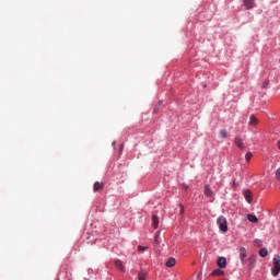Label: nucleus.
Segmentation results:
<instances>
[{"label":"nucleus","instance_id":"1a4fd4ad","mask_svg":"<svg viewBox=\"0 0 280 280\" xmlns=\"http://www.w3.org/2000/svg\"><path fill=\"white\" fill-rule=\"evenodd\" d=\"M165 266H166L167 268H174V266H176V259H175L174 257H171V258L166 261Z\"/></svg>","mask_w":280,"mask_h":280},{"label":"nucleus","instance_id":"b1692460","mask_svg":"<svg viewBox=\"0 0 280 280\" xmlns=\"http://www.w3.org/2000/svg\"><path fill=\"white\" fill-rule=\"evenodd\" d=\"M179 207H180V215H183V213H185V207H183V205H180Z\"/></svg>","mask_w":280,"mask_h":280},{"label":"nucleus","instance_id":"dca6fc26","mask_svg":"<svg viewBox=\"0 0 280 280\" xmlns=\"http://www.w3.org/2000/svg\"><path fill=\"white\" fill-rule=\"evenodd\" d=\"M249 268H255V264L257 261V258L255 256L249 257Z\"/></svg>","mask_w":280,"mask_h":280},{"label":"nucleus","instance_id":"ddd939ff","mask_svg":"<svg viewBox=\"0 0 280 280\" xmlns=\"http://www.w3.org/2000/svg\"><path fill=\"white\" fill-rule=\"evenodd\" d=\"M138 280H148V271H140L138 273Z\"/></svg>","mask_w":280,"mask_h":280},{"label":"nucleus","instance_id":"412c9836","mask_svg":"<svg viewBox=\"0 0 280 280\" xmlns=\"http://www.w3.org/2000/svg\"><path fill=\"white\" fill-rule=\"evenodd\" d=\"M250 159H253V153H250V152H247L246 154H245V161H250Z\"/></svg>","mask_w":280,"mask_h":280},{"label":"nucleus","instance_id":"a211bd4d","mask_svg":"<svg viewBox=\"0 0 280 280\" xmlns=\"http://www.w3.org/2000/svg\"><path fill=\"white\" fill-rule=\"evenodd\" d=\"M260 257H268V249L267 248H261L258 253Z\"/></svg>","mask_w":280,"mask_h":280},{"label":"nucleus","instance_id":"2eb2a0df","mask_svg":"<svg viewBox=\"0 0 280 280\" xmlns=\"http://www.w3.org/2000/svg\"><path fill=\"white\" fill-rule=\"evenodd\" d=\"M224 276V271L222 269H215L212 271V277H222Z\"/></svg>","mask_w":280,"mask_h":280},{"label":"nucleus","instance_id":"bb28decb","mask_svg":"<svg viewBox=\"0 0 280 280\" xmlns=\"http://www.w3.org/2000/svg\"><path fill=\"white\" fill-rule=\"evenodd\" d=\"M278 148H279V150H280V140H279V142H278Z\"/></svg>","mask_w":280,"mask_h":280},{"label":"nucleus","instance_id":"4468645a","mask_svg":"<svg viewBox=\"0 0 280 280\" xmlns=\"http://www.w3.org/2000/svg\"><path fill=\"white\" fill-rule=\"evenodd\" d=\"M247 220H248L249 222H252L253 224H256V222L259 221V220L257 219V215H255V214H248V215H247Z\"/></svg>","mask_w":280,"mask_h":280},{"label":"nucleus","instance_id":"6e6552de","mask_svg":"<svg viewBox=\"0 0 280 280\" xmlns=\"http://www.w3.org/2000/svg\"><path fill=\"white\" fill-rule=\"evenodd\" d=\"M101 189H104V183L96 182L93 186V191L97 192L101 191Z\"/></svg>","mask_w":280,"mask_h":280},{"label":"nucleus","instance_id":"9b49d317","mask_svg":"<svg viewBox=\"0 0 280 280\" xmlns=\"http://www.w3.org/2000/svg\"><path fill=\"white\" fill-rule=\"evenodd\" d=\"M152 226L153 229H159V217L155 214L152 215Z\"/></svg>","mask_w":280,"mask_h":280},{"label":"nucleus","instance_id":"f3484780","mask_svg":"<svg viewBox=\"0 0 280 280\" xmlns=\"http://www.w3.org/2000/svg\"><path fill=\"white\" fill-rule=\"evenodd\" d=\"M219 137L221 139H226V137H229V133L226 132L225 129H222V130L219 131Z\"/></svg>","mask_w":280,"mask_h":280},{"label":"nucleus","instance_id":"f257e3e1","mask_svg":"<svg viewBox=\"0 0 280 280\" xmlns=\"http://www.w3.org/2000/svg\"><path fill=\"white\" fill-rule=\"evenodd\" d=\"M217 224L221 231V233H226L229 231V223L224 215H221L217 219Z\"/></svg>","mask_w":280,"mask_h":280},{"label":"nucleus","instance_id":"aec40b11","mask_svg":"<svg viewBox=\"0 0 280 280\" xmlns=\"http://www.w3.org/2000/svg\"><path fill=\"white\" fill-rule=\"evenodd\" d=\"M255 124H257V118L255 116H250L249 118V125L250 126H255Z\"/></svg>","mask_w":280,"mask_h":280},{"label":"nucleus","instance_id":"6ab92c4d","mask_svg":"<svg viewBox=\"0 0 280 280\" xmlns=\"http://www.w3.org/2000/svg\"><path fill=\"white\" fill-rule=\"evenodd\" d=\"M254 244H255L256 246H258L259 248H261V247L264 246V243H262L261 240H259V238H256V240L254 241Z\"/></svg>","mask_w":280,"mask_h":280},{"label":"nucleus","instance_id":"39448f33","mask_svg":"<svg viewBox=\"0 0 280 280\" xmlns=\"http://www.w3.org/2000/svg\"><path fill=\"white\" fill-rule=\"evenodd\" d=\"M243 195H244L246 202H248V205H250V202H253V192L250 190H245L243 192Z\"/></svg>","mask_w":280,"mask_h":280},{"label":"nucleus","instance_id":"4be33fe9","mask_svg":"<svg viewBox=\"0 0 280 280\" xmlns=\"http://www.w3.org/2000/svg\"><path fill=\"white\" fill-rule=\"evenodd\" d=\"M276 180H280V167L276 171Z\"/></svg>","mask_w":280,"mask_h":280},{"label":"nucleus","instance_id":"a878e982","mask_svg":"<svg viewBox=\"0 0 280 280\" xmlns=\"http://www.w3.org/2000/svg\"><path fill=\"white\" fill-rule=\"evenodd\" d=\"M156 240H159V234H155V242H156Z\"/></svg>","mask_w":280,"mask_h":280},{"label":"nucleus","instance_id":"f8f14e48","mask_svg":"<svg viewBox=\"0 0 280 280\" xmlns=\"http://www.w3.org/2000/svg\"><path fill=\"white\" fill-rule=\"evenodd\" d=\"M218 266H219L220 268H224V267L226 266V258H225V257H220V258L218 259Z\"/></svg>","mask_w":280,"mask_h":280},{"label":"nucleus","instance_id":"20e7f679","mask_svg":"<svg viewBox=\"0 0 280 280\" xmlns=\"http://www.w3.org/2000/svg\"><path fill=\"white\" fill-rule=\"evenodd\" d=\"M243 5L245 10H253L255 8V0H243Z\"/></svg>","mask_w":280,"mask_h":280},{"label":"nucleus","instance_id":"9d476101","mask_svg":"<svg viewBox=\"0 0 280 280\" xmlns=\"http://www.w3.org/2000/svg\"><path fill=\"white\" fill-rule=\"evenodd\" d=\"M115 266H116V268H118V270H120L121 272H126V267L124 266V264L121 262V260H116V261H115Z\"/></svg>","mask_w":280,"mask_h":280},{"label":"nucleus","instance_id":"f03ea898","mask_svg":"<svg viewBox=\"0 0 280 280\" xmlns=\"http://www.w3.org/2000/svg\"><path fill=\"white\" fill-rule=\"evenodd\" d=\"M280 272V256L276 255L273 257V269L271 270V275L277 277Z\"/></svg>","mask_w":280,"mask_h":280},{"label":"nucleus","instance_id":"7ed1b4c3","mask_svg":"<svg viewBox=\"0 0 280 280\" xmlns=\"http://www.w3.org/2000/svg\"><path fill=\"white\" fill-rule=\"evenodd\" d=\"M246 249L244 247H241L240 249V259H241V264H243V266H246Z\"/></svg>","mask_w":280,"mask_h":280},{"label":"nucleus","instance_id":"393cba45","mask_svg":"<svg viewBox=\"0 0 280 280\" xmlns=\"http://www.w3.org/2000/svg\"><path fill=\"white\" fill-rule=\"evenodd\" d=\"M268 86V82H265L262 88L266 89Z\"/></svg>","mask_w":280,"mask_h":280},{"label":"nucleus","instance_id":"0eeeda50","mask_svg":"<svg viewBox=\"0 0 280 280\" xmlns=\"http://www.w3.org/2000/svg\"><path fill=\"white\" fill-rule=\"evenodd\" d=\"M235 145H237V148H240L241 150H244V141L242 140V138L236 137L234 140Z\"/></svg>","mask_w":280,"mask_h":280},{"label":"nucleus","instance_id":"5701e85b","mask_svg":"<svg viewBox=\"0 0 280 280\" xmlns=\"http://www.w3.org/2000/svg\"><path fill=\"white\" fill-rule=\"evenodd\" d=\"M145 248H148V247H143V246H138V250H139V253H144L145 252Z\"/></svg>","mask_w":280,"mask_h":280},{"label":"nucleus","instance_id":"423d86ee","mask_svg":"<svg viewBox=\"0 0 280 280\" xmlns=\"http://www.w3.org/2000/svg\"><path fill=\"white\" fill-rule=\"evenodd\" d=\"M203 194L205 196H207V198H211L213 196V190H211V187L209 185H206Z\"/></svg>","mask_w":280,"mask_h":280}]
</instances>
